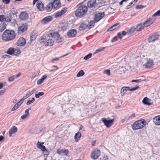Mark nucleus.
I'll return each mask as SVG.
<instances>
[{"label": "nucleus", "instance_id": "f257e3e1", "mask_svg": "<svg viewBox=\"0 0 160 160\" xmlns=\"http://www.w3.org/2000/svg\"><path fill=\"white\" fill-rule=\"evenodd\" d=\"M16 36L15 32L13 30H6L2 35V38L5 41H10L15 38Z\"/></svg>", "mask_w": 160, "mask_h": 160}, {"label": "nucleus", "instance_id": "f03ea898", "mask_svg": "<svg viewBox=\"0 0 160 160\" xmlns=\"http://www.w3.org/2000/svg\"><path fill=\"white\" fill-rule=\"evenodd\" d=\"M146 122L144 119L136 121L132 125V129L133 130H137L142 129L146 125Z\"/></svg>", "mask_w": 160, "mask_h": 160}, {"label": "nucleus", "instance_id": "7ed1b4c3", "mask_svg": "<svg viewBox=\"0 0 160 160\" xmlns=\"http://www.w3.org/2000/svg\"><path fill=\"white\" fill-rule=\"evenodd\" d=\"M88 11V8L85 5H81L77 9L75 13V15L77 17H81L85 15Z\"/></svg>", "mask_w": 160, "mask_h": 160}, {"label": "nucleus", "instance_id": "20e7f679", "mask_svg": "<svg viewBox=\"0 0 160 160\" xmlns=\"http://www.w3.org/2000/svg\"><path fill=\"white\" fill-rule=\"evenodd\" d=\"M44 143V142H41L38 141L36 144L37 147L42 151L44 155L48 156L49 154V152L46 148L43 145Z\"/></svg>", "mask_w": 160, "mask_h": 160}, {"label": "nucleus", "instance_id": "39448f33", "mask_svg": "<svg viewBox=\"0 0 160 160\" xmlns=\"http://www.w3.org/2000/svg\"><path fill=\"white\" fill-rule=\"evenodd\" d=\"M39 0H33V5L34 6L37 2L36 3L37 9L39 11H42L44 10L45 8L42 2Z\"/></svg>", "mask_w": 160, "mask_h": 160}, {"label": "nucleus", "instance_id": "423d86ee", "mask_svg": "<svg viewBox=\"0 0 160 160\" xmlns=\"http://www.w3.org/2000/svg\"><path fill=\"white\" fill-rule=\"evenodd\" d=\"M104 125L107 128H109L113 124L114 120L113 119L107 120L105 118H102L101 119Z\"/></svg>", "mask_w": 160, "mask_h": 160}, {"label": "nucleus", "instance_id": "0eeeda50", "mask_svg": "<svg viewBox=\"0 0 160 160\" xmlns=\"http://www.w3.org/2000/svg\"><path fill=\"white\" fill-rule=\"evenodd\" d=\"M100 154V151L98 149H95L92 152L90 156L92 158L96 159L98 158Z\"/></svg>", "mask_w": 160, "mask_h": 160}, {"label": "nucleus", "instance_id": "6e6552de", "mask_svg": "<svg viewBox=\"0 0 160 160\" xmlns=\"http://www.w3.org/2000/svg\"><path fill=\"white\" fill-rule=\"evenodd\" d=\"M159 35L155 33L152 35L149 36L148 38V41L149 42H153L157 40L159 38Z\"/></svg>", "mask_w": 160, "mask_h": 160}, {"label": "nucleus", "instance_id": "1a4fd4ad", "mask_svg": "<svg viewBox=\"0 0 160 160\" xmlns=\"http://www.w3.org/2000/svg\"><path fill=\"white\" fill-rule=\"evenodd\" d=\"M28 28V26L25 23L22 24L18 29V34H21L26 31Z\"/></svg>", "mask_w": 160, "mask_h": 160}, {"label": "nucleus", "instance_id": "9d476101", "mask_svg": "<svg viewBox=\"0 0 160 160\" xmlns=\"http://www.w3.org/2000/svg\"><path fill=\"white\" fill-rule=\"evenodd\" d=\"M26 43V39L23 37H21L17 41L16 45L18 46L22 47L24 46Z\"/></svg>", "mask_w": 160, "mask_h": 160}, {"label": "nucleus", "instance_id": "9b49d317", "mask_svg": "<svg viewBox=\"0 0 160 160\" xmlns=\"http://www.w3.org/2000/svg\"><path fill=\"white\" fill-rule=\"evenodd\" d=\"M51 3L53 9H58L61 6V4L59 0H54Z\"/></svg>", "mask_w": 160, "mask_h": 160}, {"label": "nucleus", "instance_id": "f8f14e48", "mask_svg": "<svg viewBox=\"0 0 160 160\" xmlns=\"http://www.w3.org/2000/svg\"><path fill=\"white\" fill-rule=\"evenodd\" d=\"M156 20L155 18H149L143 23L145 27H148L152 24Z\"/></svg>", "mask_w": 160, "mask_h": 160}, {"label": "nucleus", "instance_id": "ddd939ff", "mask_svg": "<svg viewBox=\"0 0 160 160\" xmlns=\"http://www.w3.org/2000/svg\"><path fill=\"white\" fill-rule=\"evenodd\" d=\"M104 16V13H98L95 15L94 20L95 22H97L101 20Z\"/></svg>", "mask_w": 160, "mask_h": 160}, {"label": "nucleus", "instance_id": "4468645a", "mask_svg": "<svg viewBox=\"0 0 160 160\" xmlns=\"http://www.w3.org/2000/svg\"><path fill=\"white\" fill-rule=\"evenodd\" d=\"M52 18L51 16H48L44 18L41 21V23L45 25L52 21Z\"/></svg>", "mask_w": 160, "mask_h": 160}, {"label": "nucleus", "instance_id": "2eb2a0df", "mask_svg": "<svg viewBox=\"0 0 160 160\" xmlns=\"http://www.w3.org/2000/svg\"><path fill=\"white\" fill-rule=\"evenodd\" d=\"M67 11V8H63L60 12L56 13L55 15V17H59L65 13Z\"/></svg>", "mask_w": 160, "mask_h": 160}, {"label": "nucleus", "instance_id": "dca6fc26", "mask_svg": "<svg viewBox=\"0 0 160 160\" xmlns=\"http://www.w3.org/2000/svg\"><path fill=\"white\" fill-rule=\"evenodd\" d=\"M153 65V61L149 59L147 60V62L145 64L144 66L146 68H151Z\"/></svg>", "mask_w": 160, "mask_h": 160}, {"label": "nucleus", "instance_id": "f3484780", "mask_svg": "<svg viewBox=\"0 0 160 160\" xmlns=\"http://www.w3.org/2000/svg\"><path fill=\"white\" fill-rule=\"evenodd\" d=\"M76 30L72 29L69 30L67 32V35L68 37L70 38L75 37L77 34Z\"/></svg>", "mask_w": 160, "mask_h": 160}, {"label": "nucleus", "instance_id": "a211bd4d", "mask_svg": "<svg viewBox=\"0 0 160 160\" xmlns=\"http://www.w3.org/2000/svg\"><path fill=\"white\" fill-rule=\"evenodd\" d=\"M57 152L59 154L67 156L69 153V151L66 149H58Z\"/></svg>", "mask_w": 160, "mask_h": 160}, {"label": "nucleus", "instance_id": "6ab92c4d", "mask_svg": "<svg viewBox=\"0 0 160 160\" xmlns=\"http://www.w3.org/2000/svg\"><path fill=\"white\" fill-rule=\"evenodd\" d=\"M38 33L37 31L33 30L31 33L30 35V39L31 41H34L36 39V38L38 36Z\"/></svg>", "mask_w": 160, "mask_h": 160}, {"label": "nucleus", "instance_id": "aec40b11", "mask_svg": "<svg viewBox=\"0 0 160 160\" xmlns=\"http://www.w3.org/2000/svg\"><path fill=\"white\" fill-rule=\"evenodd\" d=\"M19 18L21 19L25 20L28 18V15L25 12H22L21 13Z\"/></svg>", "mask_w": 160, "mask_h": 160}, {"label": "nucleus", "instance_id": "412c9836", "mask_svg": "<svg viewBox=\"0 0 160 160\" xmlns=\"http://www.w3.org/2000/svg\"><path fill=\"white\" fill-rule=\"evenodd\" d=\"M54 41L52 39H49L46 41L45 42L44 44V45L46 47L52 46L54 45Z\"/></svg>", "mask_w": 160, "mask_h": 160}, {"label": "nucleus", "instance_id": "4be33fe9", "mask_svg": "<svg viewBox=\"0 0 160 160\" xmlns=\"http://www.w3.org/2000/svg\"><path fill=\"white\" fill-rule=\"evenodd\" d=\"M153 122L156 125H160V115L154 117L153 118Z\"/></svg>", "mask_w": 160, "mask_h": 160}, {"label": "nucleus", "instance_id": "5701e85b", "mask_svg": "<svg viewBox=\"0 0 160 160\" xmlns=\"http://www.w3.org/2000/svg\"><path fill=\"white\" fill-rule=\"evenodd\" d=\"M88 25L86 23L83 22L79 26L78 29L80 31L83 30L88 27Z\"/></svg>", "mask_w": 160, "mask_h": 160}, {"label": "nucleus", "instance_id": "b1692460", "mask_svg": "<svg viewBox=\"0 0 160 160\" xmlns=\"http://www.w3.org/2000/svg\"><path fill=\"white\" fill-rule=\"evenodd\" d=\"M151 101L150 99L145 97L142 100V102L144 104L149 106L152 104V103L151 102Z\"/></svg>", "mask_w": 160, "mask_h": 160}, {"label": "nucleus", "instance_id": "393cba45", "mask_svg": "<svg viewBox=\"0 0 160 160\" xmlns=\"http://www.w3.org/2000/svg\"><path fill=\"white\" fill-rule=\"evenodd\" d=\"M17 131V128L14 126L12 127L10 131H9V136L11 137L12 136V134L15 133Z\"/></svg>", "mask_w": 160, "mask_h": 160}, {"label": "nucleus", "instance_id": "a878e982", "mask_svg": "<svg viewBox=\"0 0 160 160\" xmlns=\"http://www.w3.org/2000/svg\"><path fill=\"white\" fill-rule=\"evenodd\" d=\"M145 27L144 24L140 23L138 24L135 28L136 31H139L143 29Z\"/></svg>", "mask_w": 160, "mask_h": 160}, {"label": "nucleus", "instance_id": "bb28decb", "mask_svg": "<svg viewBox=\"0 0 160 160\" xmlns=\"http://www.w3.org/2000/svg\"><path fill=\"white\" fill-rule=\"evenodd\" d=\"M56 33L54 30H51L47 32V36L48 37L52 38L55 35Z\"/></svg>", "mask_w": 160, "mask_h": 160}, {"label": "nucleus", "instance_id": "cd10ccee", "mask_svg": "<svg viewBox=\"0 0 160 160\" xmlns=\"http://www.w3.org/2000/svg\"><path fill=\"white\" fill-rule=\"evenodd\" d=\"M81 133L79 132H78L76 133L74 137L75 142H78L80 139L81 137Z\"/></svg>", "mask_w": 160, "mask_h": 160}, {"label": "nucleus", "instance_id": "c85d7f7f", "mask_svg": "<svg viewBox=\"0 0 160 160\" xmlns=\"http://www.w3.org/2000/svg\"><path fill=\"white\" fill-rule=\"evenodd\" d=\"M96 0H90L87 3V5L89 8L93 7L96 4Z\"/></svg>", "mask_w": 160, "mask_h": 160}, {"label": "nucleus", "instance_id": "c756f323", "mask_svg": "<svg viewBox=\"0 0 160 160\" xmlns=\"http://www.w3.org/2000/svg\"><path fill=\"white\" fill-rule=\"evenodd\" d=\"M45 10L47 12H50L53 9V7L52 4L51 2L49 3L46 6L45 8Z\"/></svg>", "mask_w": 160, "mask_h": 160}, {"label": "nucleus", "instance_id": "7c9ffc66", "mask_svg": "<svg viewBox=\"0 0 160 160\" xmlns=\"http://www.w3.org/2000/svg\"><path fill=\"white\" fill-rule=\"evenodd\" d=\"M119 24V23H116L115 24L113 25L111 27L109 28L107 31H112V30L115 29L117 28L118 26V25Z\"/></svg>", "mask_w": 160, "mask_h": 160}, {"label": "nucleus", "instance_id": "2f4dec72", "mask_svg": "<svg viewBox=\"0 0 160 160\" xmlns=\"http://www.w3.org/2000/svg\"><path fill=\"white\" fill-rule=\"evenodd\" d=\"M56 35L57 36V37L56 39L57 42H61L63 41V38L59 34L58 32H56Z\"/></svg>", "mask_w": 160, "mask_h": 160}, {"label": "nucleus", "instance_id": "473e14b6", "mask_svg": "<svg viewBox=\"0 0 160 160\" xmlns=\"http://www.w3.org/2000/svg\"><path fill=\"white\" fill-rule=\"evenodd\" d=\"M47 76L46 75L43 76L42 78L38 79L37 82V84L39 85L41 84L43 81L47 78Z\"/></svg>", "mask_w": 160, "mask_h": 160}, {"label": "nucleus", "instance_id": "72a5a7b5", "mask_svg": "<svg viewBox=\"0 0 160 160\" xmlns=\"http://www.w3.org/2000/svg\"><path fill=\"white\" fill-rule=\"evenodd\" d=\"M35 90V89H33L31 91L29 92L28 93L26 94V96L24 97V98L26 99L29 97L31 95L33 94Z\"/></svg>", "mask_w": 160, "mask_h": 160}, {"label": "nucleus", "instance_id": "f704fd0d", "mask_svg": "<svg viewBox=\"0 0 160 160\" xmlns=\"http://www.w3.org/2000/svg\"><path fill=\"white\" fill-rule=\"evenodd\" d=\"M7 53L11 55H12L14 53V48H9L7 52Z\"/></svg>", "mask_w": 160, "mask_h": 160}, {"label": "nucleus", "instance_id": "c9c22d12", "mask_svg": "<svg viewBox=\"0 0 160 160\" xmlns=\"http://www.w3.org/2000/svg\"><path fill=\"white\" fill-rule=\"evenodd\" d=\"M21 51L19 49L17 48L16 49H14V53L13 54L16 56L19 55L21 53Z\"/></svg>", "mask_w": 160, "mask_h": 160}, {"label": "nucleus", "instance_id": "e433bc0d", "mask_svg": "<svg viewBox=\"0 0 160 160\" xmlns=\"http://www.w3.org/2000/svg\"><path fill=\"white\" fill-rule=\"evenodd\" d=\"M29 115V112L27 111H25V114L23 115L21 117V118L22 119L26 118Z\"/></svg>", "mask_w": 160, "mask_h": 160}, {"label": "nucleus", "instance_id": "4c0bfd02", "mask_svg": "<svg viewBox=\"0 0 160 160\" xmlns=\"http://www.w3.org/2000/svg\"><path fill=\"white\" fill-rule=\"evenodd\" d=\"M95 22L94 21H91L89 23L88 28H90L92 27H93L95 24Z\"/></svg>", "mask_w": 160, "mask_h": 160}, {"label": "nucleus", "instance_id": "58836bf2", "mask_svg": "<svg viewBox=\"0 0 160 160\" xmlns=\"http://www.w3.org/2000/svg\"><path fill=\"white\" fill-rule=\"evenodd\" d=\"M85 73L84 71L82 70H80L77 74V77H80L83 76Z\"/></svg>", "mask_w": 160, "mask_h": 160}, {"label": "nucleus", "instance_id": "ea45409f", "mask_svg": "<svg viewBox=\"0 0 160 160\" xmlns=\"http://www.w3.org/2000/svg\"><path fill=\"white\" fill-rule=\"evenodd\" d=\"M44 94V93L43 92H38V93L36 94L35 95V97L36 98H39L40 96H43Z\"/></svg>", "mask_w": 160, "mask_h": 160}, {"label": "nucleus", "instance_id": "a19ab883", "mask_svg": "<svg viewBox=\"0 0 160 160\" xmlns=\"http://www.w3.org/2000/svg\"><path fill=\"white\" fill-rule=\"evenodd\" d=\"M135 30H136L135 28L132 27L129 30L128 33L129 34H130L134 32Z\"/></svg>", "mask_w": 160, "mask_h": 160}, {"label": "nucleus", "instance_id": "79ce46f5", "mask_svg": "<svg viewBox=\"0 0 160 160\" xmlns=\"http://www.w3.org/2000/svg\"><path fill=\"white\" fill-rule=\"evenodd\" d=\"M4 20V21L10 22L11 20V17L10 15L7 16L6 17H5Z\"/></svg>", "mask_w": 160, "mask_h": 160}, {"label": "nucleus", "instance_id": "37998d69", "mask_svg": "<svg viewBox=\"0 0 160 160\" xmlns=\"http://www.w3.org/2000/svg\"><path fill=\"white\" fill-rule=\"evenodd\" d=\"M35 101V99L34 98H32L31 100H29L27 102L26 104L27 105H29Z\"/></svg>", "mask_w": 160, "mask_h": 160}, {"label": "nucleus", "instance_id": "c03bdc74", "mask_svg": "<svg viewBox=\"0 0 160 160\" xmlns=\"http://www.w3.org/2000/svg\"><path fill=\"white\" fill-rule=\"evenodd\" d=\"M105 49V47H102V48H98L97 49L95 52L94 53H97L103 51Z\"/></svg>", "mask_w": 160, "mask_h": 160}, {"label": "nucleus", "instance_id": "a18cd8bd", "mask_svg": "<svg viewBox=\"0 0 160 160\" xmlns=\"http://www.w3.org/2000/svg\"><path fill=\"white\" fill-rule=\"evenodd\" d=\"M92 54L91 53H89L87 55L85 56L84 57L83 59L84 60H87L89 58H90L92 56Z\"/></svg>", "mask_w": 160, "mask_h": 160}, {"label": "nucleus", "instance_id": "49530a36", "mask_svg": "<svg viewBox=\"0 0 160 160\" xmlns=\"http://www.w3.org/2000/svg\"><path fill=\"white\" fill-rule=\"evenodd\" d=\"M6 25L4 23L2 26L0 27V31L2 32L6 28Z\"/></svg>", "mask_w": 160, "mask_h": 160}, {"label": "nucleus", "instance_id": "de8ad7c7", "mask_svg": "<svg viewBox=\"0 0 160 160\" xmlns=\"http://www.w3.org/2000/svg\"><path fill=\"white\" fill-rule=\"evenodd\" d=\"M127 89H126L125 87H123L121 90V93L122 94V93H123V95L127 91Z\"/></svg>", "mask_w": 160, "mask_h": 160}, {"label": "nucleus", "instance_id": "09e8293b", "mask_svg": "<svg viewBox=\"0 0 160 160\" xmlns=\"http://www.w3.org/2000/svg\"><path fill=\"white\" fill-rule=\"evenodd\" d=\"M46 41V39L43 38L42 37L39 40V42L40 43L42 44L45 43V42Z\"/></svg>", "mask_w": 160, "mask_h": 160}, {"label": "nucleus", "instance_id": "8fccbe9b", "mask_svg": "<svg viewBox=\"0 0 160 160\" xmlns=\"http://www.w3.org/2000/svg\"><path fill=\"white\" fill-rule=\"evenodd\" d=\"M103 73L104 74H107L108 76L110 75V70H105L103 71Z\"/></svg>", "mask_w": 160, "mask_h": 160}, {"label": "nucleus", "instance_id": "3c124183", "mask_svg": "<svg viewBox=\"0 0 160 160\" xmlns=\"http://www.w3.org/2000/svg\"><path fill=\"white\" fill-rule=\"evenodd\" d=\"M135 117V113H133L127 118V120H129L130 119H133Z\"/></svg>", "mask_w": 160, "mask_h": 160}, {"label": "nucleus", "instance_id": "603ef678", "mask_svg": "<svg viewBox=\"0 0 160 160\" xmlns=\"http://www.w3.org/2000/svg\"><path fill=\"white\" fill-rule=\"evenodd\" d=\"M160 16V10L157 12L156 13H155L152 16V17L154 18L155 16Z\"/></svg>", "mask_w": 160, "mask_h": 160}, {"label": "nucleus", "instance_id": "864d4df0", "mask_svg": "<svg viewBox=\"0 0 160 160\" xmlns=\"http://www.w3.org/2000/svg\"><path fill=\"white\" fill-rule=\"evenodd\" d=\"M5 16L4 15H0V21L3 22L4 21Z\"/></svg>", "mask_w": 160, "mask_h": 160}, {"label": "nucleus", "instance_id": "5fc2aeb1", "mask_svg": "<svg viewBox=\"0 0 160 160\" xmlns=\"http://www.w3.org/2000/svg\"><path fill=\"white\" fill-rule=\"evenodd\" d=\"M15 79V77L14 76H11L8 78V80L10 82H12Z\"/></svg>", "mask_w": 160, "mask_h": 160}, {"label": "nucleus", "instance_id": "6e6d98bb", "mask_svg": "<svg viewBox=\"0 0 160 160\" xmlns=\"http://www.w3.org/2000/svg\"><path fill=\"white\" fill-rule=\"evenodd\" d=\"M18 107H19L16 104L12 108L11 111H14L17 109L18 108Z\"/></svg>", "mask_w": 160, "mask_h": 160}, {"label": "nucleus", "instance_id": "4d7b16f0", "mask_svg": "<svg viewBox=\"0 0 160 160\" xmlns=\"http://www.w3.org/2000/svg\"><path fill=\"white\" fill-rule=\"evenodd\" d=\"M139 88V87L138 86H136L135 87H133L129 90L130 91H133L136 90L138 89Z\"/></svg>", "mask_w": 160, "mask_h": 160}, {"label": "nucleus", "instance_id": "13d9d810", "mask_svg": "<svg viewBox=\"0 0 160 160\" xmlns=\"http://www.w3.org/2000/svg\"><path fill=\"white\" fill-rule=\"evenodd\" d=\"M144 8L143 5H138L136 7V9H142Z\"/></svg>", "mask_w": 160, "mask_h": 160}, {"label": "nucleus", "instance_id": "bf43d9fd", "mask_svg": "<svg viewBox=\"0 0 160 160\" xmlns=\"http://www.w3.org/2000/svg\"><path fill=\"white\" fill-rule=\"evenodd\" d=\"M118 38L117 36L114 37L112 40H111V42H115L117 41Z\"/></svg>", "mask_w": 160, "mask_h": 160}, {"label": "nucleus", "instance_id": "052dcab7", "mask_svg": "<svg viewBox=\"0 0 160 160\" xmlns=\"http://www.w3.org/2000/svg\"><path fill=\"white\" fill-rule=\"evenodd\" d=\"M2 1L4 3L7 4L9 3L10 0H2Z\"/></svg>", "mask_w": 160, "mask_h": 160}, {"label": "nucleus", "instance_id": "680f3d73", "mask_svg": "<svg viewBox=\"0 0 160 160\" xmlns=\"http://www.w3.org/2000/svg\"><path fill=\"white\" fill-rule=\"evenodd\" d=\"M117 36L118 37L120 38H121L123 36L122 34L121 33V32H119L118 33Z\"/></svg>", "mask_w": 160, "mask_h": 160}, {"label": "nucleus", "instance_id": "e2e57ef3", "mask_svg": "<svg viewBox=\"0 0 160 160\" xmlns=\"http://www.w3.org/2000/svg\"><path fill=\"white\" fill-rule=\"evenodd\" d=\"M141 82V79L132 80V82H138V83L140 82Z\"/></svg>", "mask_w": 160, "mask_h": 160}, {"label": "nucleus", "instance_id": "0e129e2a", "mask_svg": "<svg viewBox=\"0 0 160 160\" xmlns=\"http://www.w3.org/2000/svg\"><path fill=\"white\" fill-rule=\"evenodd\" d=\"M5 92V89L1 90L0 91V95H2Z\"/></svg>", "mask_w": 160, "mask_h": 160}, {"label": "nucleus", "instance_id": "69168bd1", "mask_svg": "<svg viewBox=\"0 0 160 160\" xmlns=\"http://www.w3.org/2000/svg\"><path fill=\"white\" fill-rule=\"evenodd\" d=\"M25 99L24 98V97H23L20 101H19L18 102L21 104L23 102V101Z\"/></svg>", "mask_w": 160, "mask_h": 160}, {"label": "nucleus", "instance_id": "338daca9", "mask_svg": "<svg viewBox=\"0 0 160 160\" xmlns=\"http://www.w3.org/2000/svg\"><path fill=\"white\" fill-rule=\"evenodd\" d=\"M80 127L79 128V130H81L82 129H83V131H84V127L83 126H82V125H81V124H80Z\"/></svg>", "mask_w": 160, "mask_h": 160}, {"label": "nucleus", "instance_id": "774afa93", "mask_svg": "<svg viewBox=\"0 0 160 160\" xmlns=\"http://www.w3.org/2000/svg\"><path fill=\"white\" fill-rule=\"evenodd\" d=\"M122 34L123 36H125L127 34V32L124 31H123L122 32Z\"/></svg>", "mask_w": 160, "mask_h": 160}]
</instances>
